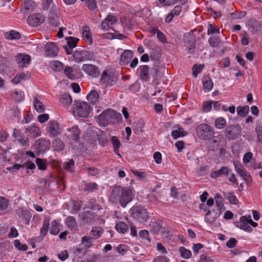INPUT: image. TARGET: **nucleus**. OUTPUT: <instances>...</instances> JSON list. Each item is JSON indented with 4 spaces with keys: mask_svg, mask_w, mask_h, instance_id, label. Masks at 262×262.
Wrapping results in <instances>:
<instances>
[{
    "mask_svg": "<svg viewBox=\"0 0 262 262\" xmlns=\"http://www.w3.org/2000/svg\"><path fill=\"white\" fill-rule=\"evenodd\" d=\"M135 194V190L132 187L117 186L113 188L109 196V201L113 204H120L123 208L132 200Z\"/></svg>",
    "mask_w": 262,
    "mask_h": 262,
    "instance_id": "f257e3e1",
    "label": "nucleus"
},
{
    "mask_svg": "<svg viewBox=\"0 0 262 262\" xmlns=\"http://www.w3.org/2000/svg\"><path fill=\"white\" fill-rule=\"evenodd\" d=\"M117 113L114 110L107 109L98 116L97 121L101 125L105 126L114 122Z\"/></svg>",
    "mask_w": 262,
    "mask_h": 262,
    "instance_id": "f03ea898",
    "label": "nucleus"
},
{
    "mask_svg": "<svg viewBox=\"0 0 262 262\" xmlns=\"http://www.w3.org/2000/svg\"><path fill=\"white\" fill-rule=\"evenodd\" d=\"M73 112H77L80 117H86L92 110V107L85 102L75 101L73 107Z\"/></svg>",
    "mask_w": 262,
    "mask_h": 262,
    "instance_id": "7ed1b4c3",
    "label": "nucleus"
},
{
    "mask_svg": "<svg viewBox=\"0 0 262 262\" xmlns=\"http://www.w3.org/2000/svg\"><path fill=\"white\" fill-rule=\"evenodd\" d=\"M130 213L135 219L141 223L145 222L149 217L146 209L141 206L133 207Z\"/></svg>",
    "mask_w": 262,
    "mask_h": 262,
    "instance_id": "20e7f679",
    "label": "nucleus"
},
{
    "mask_svg": "<svg viewBox=\"0 0 262 262\" xmlns=\"http://www.w3.org/2000/svg\"><path fill=\"white\" fill-rule=\"evenodd\" d=\"M196 132L199 137L203 140H208L214 136V131L211 126L207 124H201L196 127Z\"/></svg>",
    "mask_w": 262,
    "mask_h": 262,
    "instance_id": "39448f33",
    "label": "nucleus"
},
{
    "mask_svg": "<svg viewBox=\"0 0 262 262\" xmlns=\"http://www.w3.org/2000/svg\"><path fill=\"white\" fill-rule=\"evenodd\" d=\"M117 80V77L110 71H104L101 77V82L105 87L114 85Z\"/></svg>",
    "mask_w": 262,
    "mask_h": 262,
    "instance_id": "423d86ee",
    "label": "nucleus"
},
{
    "mask_svg": "<svg viewBox=\"0 0 262 262\" xmlns=\"http://www.w3.org/2000/svg\"><path fill=\"white\" fill-rule=\"evenodd\" d=\"M47 133L51 138L57 137L61 134V128L60 124L55 120H50L48 124Z\"/></svg>",
    "mask_w": 262,
    "mask_h": 262,
    "instance_id": "0eeeda50",
    "label": "nucleus"
},
{
    "mask_svg": "<svg viewBox=\"0 0 262 262\" xmlns=\"http://www.w3.org/2000/svg\"><path fill=\"white\" fill-rule=\"evenodd\" d=\"M241 127L238 125H229L225 130V135L228 140H234L241 136Z\"/></svg>",
    "mask_w": 262,
    "mask_h": 262,
    "instance_id": "6e6552de",
    "label": "nucleus"
},
{
    "mask_svg": "<svg viewBox=\"0 0 262 262\" xmlns=\"http://www.w3.org/2000/svg\"><path fill=\"white\" fill-rule=\"evenodd\" d=\"M66 135L73 142L79 143L81 135V132L79 127L77 125L73 126L66 129Z\"/></svg>",
    "mask_w": 262,
    "mask_h": 262,
    "instance_id": "1a4fd4ad",
    "label": "nucleus"
},
{
    "mask_svg": "<svg viewBox=\"0 0 262 262\" xmlns=\"http://www.w3.org/2000/svg\"><path fill=\"white\" fill-rule=\"evenodd\" d=\"M233 164L235 170L237 174L242 177L247 183L251 182L252 178L250 174L246 171L244 166L239 163V162L234 161L233 162Z\"/></svg>",
    "mask_w": 262,
    "mask_h": 262,
    "instance_id": "9d476101",
    "label": "nucleus"
},
{
    "mask_svg": "<svg viewBox=\"0 0 262 262\" xmlns=\"http://www.w3.org/2000/svg\"><path fill=\"white\" fill-rule=\"evenodd\" d=\"M73 58L77 62L83 60H91L93 58V54L85 50L76 51L73 53Z\"/></svg>",
    "mask_w": 262,
    "mask_h": 262,
    "instance_id": "9b49d317",
    "label": "nucleus"
},
{
    "mask_svg": "<svg viewBox=\"0 0 262 262\" xmlns=\"http://www.w3.org/2000/svg\"><path fill=\"white\" fill-rule=\"evenodd\" d=\"M117 21V17L112 14H108L107 17L102 21L100 26V29L103 31H108L112 28V26Z\"/></svg>",
    "mask_w": 262,
    "mask_h": 262,
    "instance_id": "f8f14e48",
    "label": "nucleus"
},
{
    "mask_svg": "<svg viewBox=\"0 0 262 262\" xmlns=\"http://www.w3.org/2000/svg\"><path fill=\"white\" fill-rule=\"evenodd\" d=\"M45 21V17L40 13H36L29 16L27 23L32 27H36L42 24Z\"/></svg>",
    "mask_w": 262,
    "mask_h": 262,
    "instance_id": "ddd939ff",
    "label": "nucleus"
},
{
    "mask_svg": "<svg viewBox=\"0 0 262 262\" xmlns=\"http://www.w3.org/2000/svg\"><path fill=\"white\" fill-rule=\"evenodd\" d=\"M183 41L185 47L187 49L190 54H192L195 47V40L193 36L190 34L184 36Z\"/></svg>",
    "mask_w": 262,
    "mask_h": 262,
    "instance_id": "4468645a",
    "label": "nucleus"
},
{
    "mask_svg": "<svg viewBox=\"0 0 262 262\" xmlns=\"http://www.w3.org/2000/svg\"><path fill=\"white\" fill-rule=\"evenodd\" d=\"M45 52L47 56L55 57L59 51L57 46L54 42H49L45 46Z\"/></svg>",
    "mask_w": 262,
    "mask_h": 262,
    "instance_id": "2eb2a0df",
    "label": "nucleus"
},
{
    "mask_svg": "<svg viewBox=\"0 0 262 262\" xmlns=\"http://www.w3.org/2000/svg\"><path fill=\"white\" fill-rule=\"evenodd\" d=\"M34 146L39 152L44 153L49 149L50 143L46 140L40 138L35 141Z\"/></svg>",
    "mask_w": 262,
    "mask_h": 262,
    "instance_id": "dca6fc26",
    "label": "nucleus"
},
{
    "mask_svg": "<svg viewBox=\"0 0 262 262\" xmlns=\"http://www.w3.org/2000/svg\"><path fill=\"white\" fill-rule=\"evenodd\" d=\"M82 70L88 75L93 77H97L99 74L98 68L92 64H84L82 66Z\"/></svg>",
    "mask_w": 262,
    "mask_h": 262,
    "instance_id": "f3484780",
    "label": "nucleus"
},
{
    "mask_svg": "<svg viewBox=\"0 0 262 262\" xmlns=\"http://www.w3.org/2000/svg\"><path fill=\"white\" fill-rule=\"evenodd\" d=\"M83 224H92L95 222L96 219L94 214L90 211L82 213L79 214Z\"/></svg>",
    "mask_w": 262,
    "mask_h": 262,
    "instance_id": "a211bd4d",
    "label": "nucleus"
},
{
    "mask_svg": "<svg viewBox=\"0 0 262 262\" xmlns=\"http://www.w3.org/2000/svg\"><path fill=\"white\" fill-rule=\"evenodd\" d=\"M25 133L27 136L35 138L40 136L41 130L39 127L35 125H33L25 128Z\"/></svg>",
    "mask_w": 262,
    "mask_h": 262,
    "instance_id": "6ab92c4d",
    "label": "nucleus"
},
{
    "mask_svg": "<svg viewBox=\"0 0 262 262\" xmlns=\"http://www.w3.org/2000/svg\"><path fill=\"white\" fill-rule=\"evenodd\" d=\"M13 135L14 138L17 140L21 145H25L28 142V138H26L20 132V130L14 128Z\"/></svg>",
    "mask_w": 262,
    "mask_h": 262,
    "instance_id": "aec40b11",
    "label": "nucleus"
},
{
    "mask_svg": "<svg viewBox=\"0 0 262 262\" xmlns=\"http://www.w3.org/2000/svg\"><path fill=\"white\" fill-rule=\"evenodd\" d=\"M133 57V53L129 50H125L121 54L120 61L121 64L125 65L128 64Z\"/></svg>",
    "mask_w": 262,
    "mask_h": 262,
    "instance_id": "412c9836",
    "label": "nucleus"
},
{
    "mask_svg": "<svg viewBox=\"0 0 262 262\" xmlns=\"http://www.w3.org/2000/svg\"><path fill=\"white\" fill-rule=\"evenodd\" d=\"M246 220V216H241L240 218V221L239 222L237 223L236 226L237 227L244 230L246 232H251L253 229L250 226L248 225Z\"/></svg>",
    "mask_w": 262,
    "mask_h": 262,
    "instance_id": "4be33fe9",
    "label": "nucleus"
},
{
    "mask_svg": "<svg viewBox=\"0 0 262 262\" xmlns=\"http://www.w3.org/2000/svg\"><path fill=\"white\" fill-rule=\"evenodd\" d=\"M65 223L69 229L71 230H77V223L74 217L69 216L65 220Z\"/></svg>",
    "mask_w": 262,
    "mask_h": 262,
    "instance_id": "5701e85b",
    "label": "nucleus"
},
{
    "mask_svg": "<svg viewBox=\"0 0 262 262\" xmlns=\"http://www.w3.org/2000/svg\"><path fill=\"white\" fill-rule=\"evenodd\" d=\"M229 173V168L226 166L222 167L219 170H215L211 172L210 177L212 178H217L222 175L227 176Z\"/></svg>",
    "mask_w": 262,
    "mask_h": 262,
    "instance_id": "b1692460",
    "label": "nucleus"
},
{
    "mask_svg": "<svg viewBox=\"0 0 262 262\" xmlns=\"http://www.w3.org/2000/svg\"><path fill=\"white\" fill-rule=\"evenodd\" d=\"M17 61L19 67L24 68L28 64L31 60L30 56L28 55H19L17 56Z\"/></svg>",
    "mask_w": 262,
    "mask_h": 262,
    "instance_id": "393cba45",
    "label": "nucleus"
},
{
    "mask_svg": "<svg viewBox=\"0 0 262 262\" xmlns=\"http://www.w3.org/2000/svg\"><path fill=\"white\" fill-rule=\"evenodd\" d=\"M140 79L144 81H147L149 79V67L144 65L140 67Z\"/></svg>",
    "mask_w": 262,
    "mask_h": 262,
    "instance_id": "a878e982",
    "label": "nucleus"
},
{
    "mask_svg": "<svg viewBox=\"0 0 262 262\" xmlns=\"http://www.w3.org/2000/svg\"><path fill=\"white\" fill-rule=\"evenodd\" d=\"M60 103L65 107H68L72 102L71 96L68 94H62L59 98Z\"/></svg>",
    "mask_w": 262,
    "mask_h": 262,
    "instance_id": "bb28decb",
    "label": "nucleus"
},
{
    "mask_svg": "<svg viewBox=\"0 0 262 262\" xmlns=\"http://www.w3.org/2000/svg\"><path fill=\"white\" fill-rule=\"evenodd\" d=\"M99 94L95 90H92L87 96V100L88 102L92 104H95L98 99Z\"/></svg>",
    "mask_w": 262,
    "mask_h": 262,
    "instance_id": "cd10ccee",
    "label": "nucleus"
},
{
    "mask_svg": "<svg viewBox=\"0 0 262 262\" xmlns=\"http://www.w3.org/2000/svg\"><path fill=\"white\" fill-rule=\"evenodd\" d=\"M82 37L89 43L92 42V34L89 27L83 26L82 28Z\"/></svg>",
    "mask_w": 262,
    "mask_h": 262,
    "instance_id": "c85d7f7f",
    "label": "nucleus"
},
{
    "mask_svg": "<svg viewBox=\"0 0 262 262\" xmlns=\"http://www.w3.org/2000/svg\"><path fill=\"white\" fill-rule=\"evenodd\" d=\"M103 232V229L99 226L93 227L90 232V234L95 239L101 236Z\"/></svg>",
    "mask_w": 262,
    "mask_h": 262,
    "instance_id": "c756f323",
    "label": "nucleus"
},
{
    "mask_svg": "<svg viewBox=\"0 0 262 262\" xmlns=\"http://www.w3.org/2000/svg\"><path fill=\"white\" fill-rule=\"evenodd\" d=\"M203 89L205 92L211 91L213 86V83L209 77L204 78L203 80Z\"/></svg>",
    "mask_w": 262,
    "mask_h": 262,
    "instance_id": "7c9ffc66",
    "label": "nucleus"
},
{
    "mask_svg": "<svg viewBox=\"0 0 262 262\" xmlns=\"http://www.w3.org/2000/svg\"><path fill=\"white\" fill-rule=\"evenodd\" d=\"M34 106L36 111L39 113L45 111V106L42 102L38 100V96H35L34 98Z\"/></svg>",
    "mask_w": 262,
    "mask_h": 262,
    "instance_id": "2f4dec72",
    "label": "nucleus"
},
{
    "mask_svg": "<svg viewBox=\"0 0 262 262\" xmlns=\"http://www.w3.org/2000/svg\"><path fill=\"white\" fill-rule=\"evenodd\" d=\"M116 230L122 234L125 233L128 229V226L124 222H119L115 226Z\"/></svg>",
    "mask_w": 262,
    "mask_h": 262,
    "instance_id": "473e14b6",
    "label": "nucleus"
},
{
    "mask_svg": "<svg viewBox=\"0 0 262 262\" xmlns=\"http://www.w3.org/2000/svg\"><path fill=\"white\" fill-rule=\"evenodd\" d=\"M60 223L57 220H54L51 222L50 233L53 235H57L60 231Z\"/></svg>",
    "mask_w": 262,
    "mask_h": 262,
    "instance_id": "72a5a7b5",
    "label": "nucleus"
},
{
    "mask_svg": "<svg viewBox=\"0 0 262 262\" xmlns=\"http://www.w3.org/2000/svg\"><path fill=\"white\" fill-rule=\"evenodd\" d=\"M49 23L54 27H57L60 24V18L55 13H51L49 18Z\"/></svg>",
    "mask_w": 262,
    "mask_h": 262,
    "instance_id": "f704fd0d",
    "label": "nucleus"
},
{
    "mask_svg": "<svg viewBox=\"0 0 262 262\" xmlns=\"http://www.w3.org/2000/svg\"><path fill=\"white\" fill-rule=\"evenodd\" d=\"M187 135V133L184 130L182 127H179L173 130L171 132V136L174 139H177L180 137H183Z\"/></svg>",
    "mask_w": 262,
    "mask_h": 262,
    "instance_id": "c9c22d12",
    "label": "nucleus"
},
{
    "mask_svg": "<svg viewBox=\"0 0 262 262\" xmlns=\"http://www.w3.org/2000/svg\"><path fill=\"white\" fill-rule=\"evenodd\" d=\"M66 39L67 40L66 46L72 49L75 48L77 46V43L79 40V38L73 37H67Z\"/></svg>",
    "mask_w": 262,
    "mask_h": 262,
    "instance_id": "e433bc0d",
    "label": "nucleus"
},
{
    "mask_svg": "<svg viewBox=\"0 0 262 262\" xmlns=\"http://www.w3.org/2000/svg\"><path fill=\"white\" fill-rule=\"evenodd\" d=\"M150 227L154 233H157L162 228V223L159 221L154 222L150 224Z\"/></svg>",
    "mask_w": 262,
    "mask_h": 262,
    "instance_id": "4c0bfd02",
    "label": "nucleus"
},
{
    "mask_svg": "<svg viewBox=\"0 0 262 262\" xmlns=\"http://www.w3.org/2000/svg\"><path fill=\"white\" fill-rule=\"evenodd\" d=\"M50 224V220L48 218H45L43 221V225L40 229V233L42 235L45 236L48 232Z\"/></svg>",
    "mask_w": 262,
    "mask_h": 262,
    "instance_id": "58836bf2",
    "label": "nucleus"
},
{
    "mask_svg": "<svg viewBox=\"0 0 262 262\" xmlns=\"http://www.w3.org/2000/svg\"><path fill=\"white\" fill-rule=\"evenodd\" d=\"M226 126V120L223 117H219L215 121V126L217 129H222Z\"/></svg>",
    "mask_w": 262,
    "mask_h": 262,
    "instance_id": "ea45409f",
    "label": "nucleus"
},
{
    "mask_svg": "<svg viewBox=\"0 0 262 262\" xmlns=\"http://www.w3.org/2000/svg\"><path fill=\"white\" fill-rule=\"evenodd\" d=\"M83 190L87 191H93L98 189L97 184L95 183H85L84 184Z\"/></svg>",
    "mask_w": 262,
    "mask_h": 262,
    "instance_id": "a19ab883",
    "label": "nucleus"
},
{
    "mask_svg": "<svg viewBox=\"0 0 262 262\" xmlns=\"http://www.w3.org/2000/svg\"><path fill=\"white\" fill-rule=\"evenodd\" d=\"M53 147L56 150H61L64 148V143L59 139H55L52 143Z\"/></svg>",
    "mask_w": 262,
    "mask_h": 262,
    "instance_id": "79ce46f5",
    "label": "nucleus"
},
{
    "mask_svg": "<svg viewBox=\"0 0 262 262\" xmlns=\"http://www.w3.org/2000/svg\"><path fill=\"white\" fill-rule=\"evenodd\" d=\"M249 107L248 106H238L237 107V113L240 116L245 117L248 114Z\"/></svg>",
    "mask_w": 262,
    "mask_h": 262,
    "instance_id": "37998d69",
    "label": "nucleus"
},
{
    "mask_svg": "<svg viewBox=\"0 0 262 262\" xmlns=\"http://www.w3.org/2000/svg\"><path fill=\"white\" fill-rule=\"evenodd\" d=\"M36 164L39 170H45L47 168V160L40 158H37L35 161Z\"/></svg>",
    "mask_w": 262,
    "mask_h": 262,
    "instance_id": "c03bdc74",
    "label": "nucleus"
},
{
    "mask_svg": "<svg viewBox=\"0 0 262 262\" xmlns=\"http://www.w3.org/2000/svg\"><path fill=\"white\" fill-rule=\"evenodd\" d=\"M51 68L56 72H60L63 70V64L61 62L56 60L51 63Z\"/></svg>",
    "mask_w": 262,
    "mask_h": 262,
    "instance_id": "a18cd8bd",
    "label": "nucleus"
},
{
    "mask_svg": "<svg viewBox=\"0 0 262 262\" xmlns=\"http://www.w3.org/2000/svg\"><path fill=\"white\" fill-rule=\"evenodd\" d=\"M74 72V70L70 67H66L64 69V73L69 79H73L75 78Z\"/></svg>",
    "mask_w": 262,
    "mask_h": 262,
    "instance_id": "49530a36",
    "label": "nucleus"
},
{
    "mask_svg": "<svg viewBox=\"0 0 262 262\" xmlns=\"http://www.w3.org/2000/svg\"><path fill=\"white\" fill-rule=\"evenodd\" d=\"M86 5L89 10L94 11L97 8L96 1L95 0H81Z\"/></svg>",
    "mask_w": 262,
    "mask_h": 262,
    "instance_id": "de8ad7c7",
    "label": "nucleus"
},
{
    "mask_svg": "<svg viewBox=\"0 0 262 262\" xmlns=\"http://www.w3.org/2000/svg\"><path fill=\"white\" fill-rule=\"evenodd\" d=\"M180 252L181 256L184 258H189L191 256V252L185 249L184 247H180Z\"/></svg>",
    "mask_w": 262,
    "mask_h": 262,
    "instance_id": "09e8293b",
    "label": "nucleus"
},
{
    "mask_svg": "<svg viewBox=\"0 0 262 262\" xmlns=\"http://www.w3.org/2000/svg\"><path fill=\"white\" fill-rule=\"evenodd\" d=\"M217 217H215L210 210H208L205 214V221L209 223L214 222Z\"/></svg>",
    "mask_w": 262,
    "mask_h": 262,
    "instance_id": "8fccbe9b",
    "label": "nucleus"
},
{
    "mask_svg": "<svg viewBox=\"0 0 262 262\" xmlns=\"http://www.w3.org/2000/svg\"><path fill=\"white\" fill-rule=\"evenodd\" d=\"M26 76V75L24 73L17 74L15 77L12 79V82L14 84L19 83L23 79H24Z\"/></svg>",
    "mask_w": 262,
    "mask_h": 262,
    "instance_id": "3c124183",
    "label": "nucleus"
},
{
    "mask_svg": "<svg viewBox=\"0 0 262 262\" xmlns=\"http://www.w3.org/2000/svg\"><path fill=\"white\" fill-rule=\"evenodd\" d=\"M18 213H20L19 214L20 217L25 219L27 221H29L31 217V216L27 210L21 209L18 210Z\"/></svg>",
    "mask_w": 262,
    "mask_h": 262,
    "instance_id": "603ef678",
    "label": "nucleus"
},
{
    "mask_svg": "<svg viewBox=\"0 0 262 262\" xmlns=\"http://www.w3.org/2000/svg\"><path fill=\"white\" fill-rule=\"evenodd\" d=\"M34 6V2L32 1L31 0H26L25 1L22 7L26 10H32L33 9V7Z\"/></svg>",
    "mask_w": 262,
    "mask_h": 262,
    "instance_id": "864d4df0",
    "label": "nucleus"
},
{
    "mask_svg": "<svg viewBox=\"0 0 262 262\" xmlns=\"http://www.w3.org/2000/svg\"><path fill=\"white\" fill-rule=\"evenodd\" d=\"M8 39H19L21 35L20 34L15 31H11L6 35Z\"/></svg>",
    "mask_w": 262,
    "mask_h": 262,
    "instance_id": "5fc2aeb1",
    "label": "nucleus"
},
{
    "mask_svg": "<svg viewBox=\"0 0 262 262\" xmlns=\"http://www.w3.org/2000/svg\"><path fill=\"white\" fill-rule=\"evenodd\" d=\"M225 196L228 200L229 202L232 204H236L238 200L233 193L230 192L224 194Z\"/></svg>",
    "mask_w": 262,
    "mask_h": 262,
    "instance_id": "6e6d98bb",
    "label": "nucleus"
},
{
    "mask_svg": "<svg viewBox=\"0 0 262 262\" xmlns=\"http://www.w3.org/2000/svg\"><path fill=\"white\" fill-rule=\"evenodd\" d=\"M132 173L137 178L146 179L147 178V173L145 171H139L136 170H132Z\"/></svg>",
    "mask_w": 262,
    "mask_h": 262,
    "instance_id": "4d7b16f0",
    "label": "nucleus"
},
{
    "mask_svg": "<svg viewBox=\"0 0 262 262\" xmlns=\"http://www.w3.org/2000/svg\"><path fill=\"white\" fill-rule=\"evenodd\" d=\"M9 205L8 200L4 197L0 196V210H4L7 208Z\"/></svg>",
    "mask_w": 262,
    "mask_h": 262,
    "instance_id": "13d9d810",
    "label": "nucleus"
},
{
    "mask_svg": "<svg viewBox=\"0 0 262 262\" xmlns=\"http://www.w3.org/2000/svg\"><path fill=\"white\" fill-rule=\"evenodd\" d=\"M13 97L16 101L20 102L24 99V94L21 91H16Z\"/></svg>",
    "mask_w": 262,
    "mask_h": 262,
    "instance_id": "bf43d9fd",
    "label": "nucleus"
},
{
    "mask_svg": "<svg viewBox=\"0 0 262 262\" xmlns=\"http://www.w3.org/2000/svg\"><path fill=\"white\" fill-rule=\"evenodd\" d=\"M204 66L202 64H195L192 68L193 76L196 77L198 76V75L201 72Z\"/></svg>",
    "mask_w": 262,
    "mask_h": 262,
    "instance_id": "052dcab7",
    "label": "nucleus"
},
{
    "mask_svg": "<svg viewBox=\"0 0 262 262\" xmlns=\"http://www.w3.org/2000/svg\"><path fill=\"white\" fill-rule=\"evenodd\" d=\"M255 132L257 134V142L262 143V126L257 125L255 127Z\"/></svg>",
    "mask_w": 262,
    "mask_h": 262,
    "instance_id": "680f3d73",
    "label": "nucleus"
},
{
    "mask_svg": "<svg viewBox=\"0 0 262 262\" xmlns=\"http://www.w3.org/2000/svg\"><path fill=\"white\" fill-rule=\"evenodd\" d=\"M215 199L216 206H218L219 207H224L223 200L221 194L216 193L215 195Z\"/></svg>",
    "mask_w": 262,
    "mask_h": 262,
    "instance_id": "e2e57ef3",
    "label": "nucleus"
},
{
    "mask_svg": "<svg viewBox=\"0 0 262 262\" xmlns=\"http://www.w3.org/2000/svg\"><path fill=\"white\" fill-rule=\"evenodd\" d=\"M212 104V103H211V101L204 102L202 106L203 111L205 112H208L211 111Z\"/></svg>",
    "mask_w": 262,
    "mask_h": 262,
    "instance_id": "0e129e2a",
    "label": "nucleus"
},
{
    "mask_svg": "<svg viewBox=\"0 0 262 262\" xmlns=\"http://www.w3.org/2000/svg\"><path fill=\"white\" fill-rule=\"evenodd\" d=\"M111 142L114 148H120L121 143L120 141L116 136H113L111 138Z\"/></svg>",
    "mask_w": 262,
    "mask_h": 262,
    "instance_id": "69168bd1",
    "label": "nucleus"
},
{
    "mask_svg": "<svg viewBox=\"0 0 262 262\" xmlns=\"http://www.w3.org/2000/svg\"><path fill=\"white\" fill-rule=\"evenodd\" d=\"M95 239L93 236H84L82 238V244L84 245L93 244Z\"/></svg>",
    "mask_w": 262,
    "mask_h": 262,
    "instance_id": "338daca9",
    "label": "nucleus"
},
{
    "mask_svg": "<svg viewBox=\"0 0 262 262\" xmlns=\"http://www.w3.org/2000/svg\"><path fill=\"white\" fill-rule=\"evenodd\" d=\"M220 30L218 28H216L215 26L210 24L208 26V34H213L214 33H219Z\"/></svg>",
    "mask_w": 262,
    "mask_h": 262,
    "instance_id": "774afa93",
    "label": "nucleus"
}]
</instances>
